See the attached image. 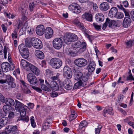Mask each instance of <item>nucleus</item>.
<instances>
[{
  "label": "nucleus",
  "instance_id": "44",
  "mask_svg": "<svg viewBox=\"0 0 134 134\" xmlns=\"http://www.w3.org/2000/svg\"><path fill=\"white\" fill-rule=\"evenodd\" d=\"M124 15L123 13L121 12H118L117 14L116 15L115 17L117 18L121 19L124 17Z\"/></svg>",
  "mask_w": 134,
  "mask_h": 134
},
{
  "label": "nucleus",
  "instance_id": "12",
  "mask_svg": "<svg viewBox=\"0 0 134 134\" xmlns=\"http://www.w3.org/2000/svg\"><path fill=\"white\" fill-rule=\"evenodd\" d=\"M131 23V20L130 18L125 17L124 19L122 26L124 28H126L129 27Z\"/></svg>",
  "mask_w": 134,
  "mask_h": 134
},
{
  "label": "nucleus",
  "instance_id": "14",
  "mask_svg": "<svg viewBox=\"0 0 134 134\" xmlns=\"http://www.w3.org/2000/svg\"><path fill=\"white\" fill-rule=\"evenodd\" d=\"M96 64L94 62H91L87 66V69L88 70V73H91L95 69Z\"/></svg>",
  "mask_w": 134,
  "mask_h": 134
},
{
  "label": "nucleus",
  "instance_id": "48",
  "mask_svg": "<svg viewBox=\"0 0 134 134\" xmlns=\"http://www.w3.org/2000/svg\"><path fill=\"white\" fill-rule=\"evenodd\" d=\"M45 73L47 75H52L53 72L49 69H47L45 70Z\"/></svg>",
  "mask_w": 134,
  "mask_h": 134
},
{
  "label": "nucleus",
  "instance_id": "59",
  "mask_svg": "<svg viewBox=\"0 0 134 134\" xmlns=\"http://www.w3.org/2000/svg\"><path fill=\"white\" fill-rule=\"evenodd\" d=\"M107 110L108 113L110 115H113L114 114V113L112 112L113 110L112 108L111 107H110Z\"/></svg>",
  "mask_w": 134,
  "mask_h": 134
},
{
  "label": "nucleus",
  "instance_id": "33",
  "mask_svg": "<svg viewBox=\"0 0 134 134\" xmlns=\"http://www.w3.org/2000/svg\"><path fill=\"white\" fill-rule=\"evenodd\" d=\"M83 42H81L80 41H78L72 44V47L75 48H77L81 47L82 45V44Z\"/></svg>",
  "mask_w": 134,
  "mask_h": 134
},
{
  "label": "nucleus",
  "instance_id": "23",
  "mask_svg": "<svg viewBox=\"0 0 134 134\" xmlns=\"http://www.w3.org/2000/svg\"><path fill=\"white\" fill-rule=\"evenodd\" d=\"M50 85L51 87L55 91H57L59 89L58 85L56 81H51Z\"/></svg>",
  "mask_w": 134,
  "mask_h": 134
},
{
  "label": "nucleus",
  "instance_id": "21",
  "mask_svg": "<svg viewBox=\"0 0 134 134\" xmlns=\"http://www.w3.org/2000/svg\"><path fill=\"white\" fill-rule=\"evenodd\" d=\"M35 54L37 57L39 59H42L44 58V53L40 51H35Z\"/></svg>",
  "mask_w": 134,
  "mask_h": 134
},
{
  "label": "nucleus",
  "instance_id": "64",
  "mask_svg": "<svg viewBox=\"0 0 134 134\" xmlns=\"http://www.w3.org/2000/svg\"><path fill=\"white\" fill-rule=\"evenodd\" d=\"M8 1L7 0H1L0 3H1V4L4 5L5 4L8 3Z\"/></svg>",
  "mask_w": 134,
  "mask_h": 134
},
{
  "label": "nucleus",
  "instance_id": "7",
  "mask_svg": "<svg viewBox=\"0 0 134 134\" xmlns=\"http://www.w3.org/2000/svg\"><path fill=\"white\" fill-rule=\"evenodd\" d=\"M74 63L77 66L82 68L85 66L87 65V61L84 58H81L75 59L74 61Z\"/></svg>",
  "mask_w": 134,
  "mask_h": 134
},
{
  "label": "nucleus",
  "instance_id": "32",
  "mask_svg": "<svg viewBox=\"0 0 134 134\" xmlns=\"http://www.w3.org/2000/svg\"><path fill=\"white\" fill-rule=\"evenodd\" d=\"M83 85L82 82L81 80H80L78 82L76 83L74 85L73 89L75 90L79 88L80 87L82 86Z\"/></svg>",
  "mask_w": 134,
  "mask_h": 134
},
{
  "label": "nucleus",
  "instance_id": "6",
  "mask_svg": "<svg viewBox=\"0 0 134 134\" xmlns=\"http://www.w3.org/2000/svg\"><path fill=\"white\" fill-rule=\"evenodd\" d=\"M31 44L35 48L41 49L43 47L42 42L39 39L36 38H31Z\"/></svg>",
  "mask_w": 134,
  "mask_h": 134
},
{
  "label": "nucleus",
  "instance_id": "63",
  "mask_svg": "<svg viewBox=\"0 0 134 134\" xmlns=\"http://www.w3.org/2000/svg\"><path fill=\"white\" fill-rule=\"evenodd\" d=\"M31 38L30 39V38H26L25 40V43L26 44V43H30L31 44Z\"/></svg>",
  "mask_w": 134,
  "mask_h": 134
},
{
  "label": "nucleus",
  "instance_id": "57",
  "mask_svg": "<svg viewBox=\"0 0 134 134\" xmlns=\"http://www.w3.org/2000/svg\"><path fill=\"white\" fill-rule=\"evenodd\" d=\"M80 23L79 20L78 19V18H76L72 21V23L77 26Z\"/></svg>",
  "mask_w": 134,
  "mask_h": 134
},
{
  "label": "nucleus",
  "instance_id": "47",
  "mask_svg": "<svg viewBox=\"0 0 134 134\" xmlns=\"http://www.w3.org/2000/svg\"><path fill=\"white\" fill-rule=\"evenodd\" d=\"M59 73H57L56 76L51 77V79L53 81L57 80L59 79Z\"/></svg>",
  "mask_w": 134,
  "mask_h": 134
},
{
  "label": "nucleus",
  "instance_id": "51",
  "mask_svg": "<svg viewBox=\"0 0 134 134\" xmlns=\"http://www.w3.org/2000/svg\"><path fill=\"white\" fill-rule=\"evenodd\" d=\"M9 106L7 105H4L3 107V110L4 112L6 113L8 111H9Z\"/></svg>",
  "mask_w": 134,
  "mask_h": 134
},
{
  "label": "nucleus",
  "instance_id": "34",
  "mask_svg": "<svg viewBox=\"0 0 134 134\" xmlns=\"http://www.w3.org/2000/svg\"><path fill=\"white\" fill-rule=\"evenodd\" d=\"M20 53L21 55L24 58L26 59L29 56V52L28 49L21 52Z\"/></svg>",
  "mask_w": 134,
  "mask_h": 134
},
{
  "label": "nucleus",
  "instance_id": "2",
  "mask_svg": "<svg viewBox=\"0 0 134 134\" xmlns=\"http://www.w3.org/2000/svg\"><path fill=\"white\" fill-rule=\"evenodd\" d=\"M50 64L52 67L54 69H58L62 66V61L58 58H54L51 59L49 62Z\"/></svg>",
  "mask_w": 134,
  "mask_h": 134
},
{
  "label": "nucleus",
  "instance_id": "25",
  "mask_svg": "<svg viewBox=\"0 0 134 134\" xmlns=\"http://www.w3.org/2000/svg\"><path fill=\"white\" fill-rule=\"evenodd\" d=\"M106 23L108 25L109 27H110L116 25V22L114 20H110L109 18H107L106 19Z\"/></svg>",
  "mask_w": 134,
  "mask_h": 134
},
{
  "label": "nucleus",
  "instance_id": "39",
  "mask_svg": "<svg viewBox=\"0 0 134 134\" xmlns=\"http://www.w3.org/2000/svg\"><path fill=\"white\" fill-rule=\"evenodd\" d=\"M90 74L88 72V73L83 76H82V80L84 82H85L87 81L89 78V76L90 75Z\"/></svg>",
  "mask_w": 134,
  "mask_h": 134
},
{
  "label": "nucleus",
  "instance_id": "31",
  "mask_svg": "<svg viewBox=\"0 0 134 134\" xmlns=\"http://www.w3.org/2000/svg\"><path fill=\"white\" fill-rule=\"evenodd\" d=\"M86 44L85 42H83L81 46V48L77 51V52L81 53L85 51L86 48Z\"/></svg>",
  "mask_w": 134,
  "mask_h": 134
},
{
  "label": "nucleus",
  "instance_id": "5",
  "mask_svg": "<svg viewBox=\"0 0 134 134\" xmlns=\"http://www.w3.org/2000/svg\"><path fill=\"white\" fill-rule=\"evenodd\" d=\"M64 40L63 38H56L53 41L54 47L57 49H60L62 47Z\"/></svg>",
  "mask_w": 134,
  "mask_h": 134
},
{
  "label": "nucleus",
  "instance_id": "38",
  "mask_svg": "<svg viewBox=\"0 0 134 134\" xmlns=\"http://www.w3.org/2000/svg\"><path fill=\"white\" fill-rule=\"evenodd\" d=\"M48 123L45 121L43 124L42 128L43 130H46L47 129H48L50 127V126L48 125Z\"/></svg>",
  "mask_w": 134,
  "mask_h": 134
},
{
  "label": "nucleus",
  "instance_id": "1",
  "mask_svg": "<svg viewBox=\"0 0 134 134\" xmlns=\"http://www.w3.org/2000/svg\"><path fill=\"white\" fill-rule=\"evenodd\" d=\"M15 108L16 110L19 111L20 114L23 115H26V111L28 107L27 106L24 105L18 101L15 100Z\"/></svg>",
  "mask_w": 134,
  "mask_h": 134
},
{
  "label": "nucleus",
  "instance_id": "3",
  "mask_svg": "<svg viewBox=\"0 0 134 134\" xmlns=\"http://www.w3.org/2000/svg\"><path fill=\"white\" fill-rule=\"evenodd\" d=\"M63 38L65 43L69 44L72 41H76L78 37L76 35L70 33L66 35L65 36H64Z\"/></svg>",
  "mask_w": 134,
  "mask_h": 134
},
{
  "label": "nucleus",
  "instance_id": "40",
  "mask_svg": "<svg viewBox=\"0 0 134 134\" xmlns=\"http://www.w3.org/2000/svg\"><path fill=\"white\" fill-rule=\"evenodd\" d=\"M87 123L86 121L84 120L81 121L79 125V129H81L83 127H85Z\"/></svg>",
  "mask_w": 134,
  "mask_h": 134
},
{
  "label": "nucleus",
  "instance_id": "26",
  "mask_svg": "<svg viewBox=\"0 0 134 134\" xmlns=\"http://www.w3.org/2000/svg\"><path fill=\"white\" fill-rule=\"evenodd\" d=\"M8 121V119L7 117H3L0 119V127L5 126Z\"/></svg>",
  "mask_w": 134,
  "mask_h": 134
},
{
  "label": "nucleus",
  "instance_id": "29",
  "mask_svg": "<svg viewBox=\"0 0 134 134\" xmlns=\"http://www.w3.org/2000/svg\"><path fill=\"white\" fill-rule=\"evenodd\" d=\"M83 18H85L86 20L90 21H92V16L91 14L87 13H85L82 16Z\"/></svg>",
  "mask_w": 134,
  "mask_h": 134
},
{
  "label": "nucleus",
  "instance_id": "50",
  "mask_svg": "<svg viewBox=\"0 0 134 134\" xmlns=\"http://www.w3.org/2000/svg\"><path fill=\"white\" fill-rule=\"evenodd\" d=\"M9 49L8 47L5 46L4 47V58L5 59L7 58V54L8 51Z\"/></svg>",
  "mask_w": 134,
  "mask_h": 134
},
{
  "label": "nucleus",
  "instance_id": "56",
  "mask_svg": "<svg viewBox=\"0 0 134 134\" xmlns=\"http://www.w3.org/2000/svg\"><path fill=\"white\" fill-rule=\"evenodd\" d=\"M93 26L97 30H99L100 29L101 26L98 25L96 23H94L93 24Z\"/></svg>",
  "mask_w": 134,
  "mask_h": 134
},
{
  "label": "nucleus",
  "instance_id": "53",
  "mask_svg": "<svg viewBox=\"0 0 134 134\" xmlns=\"http://www.w3.org/2000/svg\"><path fill=\"white\" fill-rule=\"evenodd\" d=\"M32 88L34 90H35L36 91L40 93H41L42 92V90L40 89V88L32 86Z\"/></svg>",
  "mask_w": 134,
  "mask_h": 134
},
{
  "label": "nucleus",
  "instance_id": "9",
  "mask_svg": "<svg viewBox=\"0 0 134 134\" xmlns=\"http://www.w3.org/2000/svg\"><path fill=\"white\" fill-rule=\"evenodd\" d=\"M27 78L30 83L35 85L37 84L38 80L35 75L32 73H29L27 74Z\"/></svg>",
  "mask_w": 134,
  "mask_h": 134
},
{
  "label": "nucleus",
  "instance_id": "61",
  "mask_svg": "<svg viewBox=\"0 0 134 134\" xmlns=\"http://www.w3.org/2000/svg\"><path fill=\"white\" fill-rule=\"evenodd\" d=\"M126 79L127 80H134V78L132 76V74H130L127 77Z\"/></svg>",
  "mask_w": 134,
  "mask_h": 134
},
{
  "label": "nucleus",
  "instance_id": "36",
  "mask_svg": "<svg viewBox=\"0 0 134 134\" xmlns=\"http://www.w3.org/2000/svg\"><path fill=\"white\" fill-rule=\"evenodd\" d=\"M26 115H23L22 114H20V116L19 117L18 120H22L26 122H27L29 120V118L28 117H25Z\"/></svg>",
  "mask_w": 134,
  "mask_h": 134
},
{
  "label": "nucleus",
  "instance_id": "37",
  "mask_svg": "<svg viewBox=\"0 0 134 134\" xmlns=\"http://www.w3.org/2000/svg\"><path fill=\"white\" fill-rule=\"evenodd\" d=\"M41 86L42 90L48 92H50L51 91L50 89L45 85L41 84Z\"/></svg>",
  "mask_w": 134,
  "mask_h": 134
},
{
  "label": "nucleus",
  "instance_id": "62",
  "mask_svg": "<svg viewBox=\"0 0 134 134\" xmlns=\"http://www.w3.org/2000/svg\"><path fill=\"white\" fill-rule=\"evenodd\" d=\"M1 27L3 32H5L6 30L7 29V27L4 24H2V25Z\"/></svg>",
  "mask_w": 134,
  "mask_h": 134
},
{
  "label": "nucleus",
  "instance_id": "54",
  "mask_svg": "<svg viewBox=\"0 0 134 134\" xmlns=\"http://www.w3.org/2000/svg\"><path fill=\"white\" fill-rule=\"evenodd\" d=\"M52 120V119L51 118L50 116H48L46 119L44 121L48 123V124H51V121Z\"/></svg>",
  "mask_w": 134,
  "mask_h": 134
},
{
  "label": "nucleus",
  "instance_id": "28",
  "mask_svg": "<svg viewBox=\"0 0 134 134\" xmlns=\"http://www.w3.org/2000/svg\"><path fill=\"white\" fill-rule=\"evenodd\" d=\"M5 103L8 106H14L15 104L14 100L10 98H7L6 99Z\"/></svg>",
  "mask_w": 134,
  "mask_h": 134
},
{
  "label": "nucleus",
  "instance_id": "16",
  "mask_svg": "<svg viewBox=\"0 0 134 134\" xmlns=\"http://www.w3.org/2000/svg\"><path fill=\"white\" fill-rule=\"evenodd\" d=\"M29 69H30L31 71L33 73L37 75H38L40 74V70L39 69L34 65L30 63L29 66Z\"/></svg>",
  "mask_w": 134,
  "mask_h": 134
},
{
  "label": "nucleus",
  "instance_id": "55",
  "mask_svg": "<svg viewBox=\"0 0 134 134\" xmlns=\"http://www.w3.org/2000/svg\"><path fill=\"white\" fill-rule=\"evenodd\" d=\"M132 41L131 40H129L126 42V45L127 48H129L131 47L132 44H133Z\"/></svg>",
  "mask_w": 134,
  "mask_h": 134
},
{
  "label": "nucleus",
  "instance_id": "60",
  "mask_svg": "<svg viewBox=\"0 0 134 134\" xmlns=\"http://www.w3.org/2000/svg\"><path fill=\"white\" fill-rule=\"evenodd\" d=\"M124 97V96L122 95H120L118 97V99L117 102H120L121 101L123 98Z\"/></svg>",
  "mask_w": 134,
  "mask_h": 134
},
{
  "label": "nucleus",
  "instance_id": "27",
  "mask_svg": "<svg viewBox=\"0 0 134 134\" xmlns=\"http://www.w3.org/2000/svg\"><path fill=\"white\" fill-rule=\"evenodd\" d=\"M82 31L83 32L85 36L89 39V40L91 41V40L90 38V36L88 35L90 32L88 31L86 28L83 26L81 28H80Z\"/></svg>",
  "mask_w": 134,
  "mask_h": 134
},
{
  "label": "nucleus",
  "instance_id": "19",
  "mask_svg": "<svg viewBox=\"0 0 134 134\" xmlns=\"http://www.w3.org/2000/svg\"><path fill=\"white\" fill-rule=\"evenodd\" d=\"M109 8L108 3L106 2L102 3L99 5L100 10L102 11H105L107 10Z\"/></svg>",
  "mask_w": 134,
  "mask_h": 134
},
{
  "label": "nucleus",
  "instance_id": "30",
  "mask_svg": "<svg viewBox=\"0 0 134 134\" xmlns=\"http://www.w3.org/2000/svg\"><path fill=\"white\" fill-rule=\"evenodd\" d=\"M18 48L20 53L28 49L26 46L24 44H20L18 46Z\"/></svg>",
  "mask_w": 134,
  "mask_h": 134
},
{
  "label": "nucleus",
  "instance_id": "10",
  "mask_svg": "<svg viewBox=\"0 0 134 134\" xmlns=\"http://www.w3.org/2000/svg\"><path fill=\"white\" fill-rule=\"evenodd\" d=\"M68 8L70 11H72L74 13L78 14L81 12L80 7L75 3L71 4L69 6Z\"/></svg>",
  "mask_w": 134,
  "mask_h": 134
},
{
  "label": "nucleus",
  "instance_id": "8",
  "mask_svg": "<svg viewBox=\"0 0 134 134\" xmlns=\"http://www.w3.org/2000/svg\"><path fill=\"white\" fill-rule=\"evenodd\" d=\"M63 75L67 79L71 78L72 76V73L70 68L68 66H64L63 70Z\"/></svg>",
  "mask_w": 134,
  "mask_h": 134
},
{
  "label": "nucleus",
  "instance_id": "13",
  "mask_svg": "<svg viewBox=\"0 0 134 134\" xmlns=\"http://www.w3.org/2000/svg\"><path fill=\"white\" fill-rule=\"evenodd\" d=\"M36 33L38 35L40 36L42 35L45 31L44 26L42 25H38L36 28Z\"/></svg>",
  "mask_w": 134,
  "mask_h": 134
},
{
  "label": "nucleus",
  "instance_id": "46",
  "mask_svg": "<svg viewBox=\"0 0 134 134\" xmlns=\"http://www.w3.org/2000/svg\"><path fill=\"white\" fill-rule=\"evenodd\" d=\"M23 93L26 94H30L31 93V91L27 88H23L22 89Z\"/></svg>",
  "mask_w": 134,
  "mask_h": 134
},
{
  "label": "nucleus",
  "instance_id": "18",
  "mask_svg": "<svg viewBox=\"0 0 134 134\" xmlns=\"http://www.w3.org/2000/svg\"><path fill=\"white\" fill-rule=\"evenodd\" d=\"M117 8L115 7L112 8L109 13V15L111 17H115L118 13Z\"/></svg>",
  "mask_w": 134,
  "mask_h": 134
},
{
  "label": "nucleus",
  "instance_id": "4",
  "mask_svg": "<svg viewBox=\"0 0 134 134\" xmlns=\"http://www.w3.org/2000/svg\"><path fill=\"white\" fill-rule=\"evenodd\" d=\"M1 67L3 71L7 72L10 70H13L15 68V65L12 63L10 64L8 62H4L1 64Z\"/></svg>",
  "mask_w": 134,
  "mask_h": 134
},
{
  "label": "nucleus",
  "instance_id": "20",
  "mask_svg": "<svg viewBox=\"0 0 134 134\" xmlns=\"http://www.w3.org/2000/svg\"><path fill=\"white\" fill-rule=\"evenodd\" d=\"M63 85L65 89L68 90H71L72 87V83L68 82V80H65L63 82Z\"/></svg>",
  "mask_w": 134,
  "mask_h": 134
},
{
  "label": "nucleus",
  "instance_id": "43",
  "mask_svg": "<svg viewBox=\"0 0 134 134\" xmlns=\"http://www.w3.org/2000/svg\"><path fill=\"white\" fill-rule=\"evenodd\" d=\"M14 113L11 111H10L8 114V115L7 118L8 120L12 119L14 118Z\"/></svg>",
  "mask_w": 134,
  "mask_h": 134
},
{
  "label": "nucleus",
  "instance_id": "11",
  "mask_svg": "<svg viewBox=\"0 0 134 134\" xmlns=\"http://www.w3.org/2000/svg\"><path fill=\"white\" fill-rule=\"evenodd\" d=\"M53 31L52 28L50 27H47L45 31V36L47 39L51 38L52 36Z\"/></svg>",
  "mask_w": 134,
  "mask_h": 134
},
{
  "label": "nucleus",
  "instance_id": "58",
  "mask_svg": "<svg viewBox=\"0 0 134 134\" xmlns=\"http://www.w3.org/2000/svg\"><path fill=\"white\" fill-rule=\"evenodd\" d=\"M58 95V93L55 91H52L51 93V96L53 97H55L57 96Z\"/></svg>",
  "mask_w": 134,
  "mask_h": 134
},
{
  "label": "nucleus",
  "instance_id": "52",
  "mask_svg": "<svg viewBox=\"0 0 134 134\" xmlns=\"http://www.w3.org/2000/svg\"><path fill=\"white\" fill-rule=\"evenodd\" d=\"M6 101L5 98L2 94L0 93V101L2 103H5Z\"/></svg>",
  "mask_w": 134,
  "mask_h": 134
},
{
  "label": "nucleus",
  "instance_id": "22",
  "mask_svg": "<svg viewBox=\"0 0 134 134\" xmlns=\"http://www.w3.org/2000/svg\"><path fill=\"white\" fill-rule=\"evenodd\" d=\"M104 15L101 13H97L96 15L95 19L96 21L98 22H102L104 20Z\"/></svg>",
  "mask_w": 134,
  "mask_h": 134
},
{
  "label": "nucleus",
  "instance_id": "35",
  "mask_svg": "<svg viewBox=\"0 0 134 134\" xmlns=\"http://www.w3.org/2000/svg\"><path fill=\"white\" fill-rule=\"evenodd\" d=\"M17 128L16 126L9 125L6 127V129L7 131H10V132L15 130Z\"/></svg>",
  "mask_w": 134,
  "mask_h": 134
},
{
  "label": "nucleus",
  "instance_id": "17",
  "mask_svg": "<svg viewBox=\"0 0 134 134\" xmlns=\"http://www.w3.org/2000/svg\"><path fill=\"white\" fill-rule=\"evenodd\" d=\"M5 75L6 76L5 79H2V80H0L1 84H3L4 83H5L6 82H7V83H8L9 82L14 81V78L10 75Z\"/></svg>",
  "mask_w": 134,
  "mask_h": 134
},
{
  "label": "nucleus",
  "instance_id": "24",
  "mask_svg": "<svg viewBox=\"0 0 134 134\" xmlns=\"http://www.w3.org/2000/svg\"><path fill=\"white\" fill-rule=\"evenodd\" d=\"M30 63L24 60L21 59L20 62V64L26 70H29V66Z\"/></svg>",
  "mask_w": 134,
  "mask_h": 134
},
{
  "label": "nucleus",
  "instance_id": "41",
  "mask_svg": "<svg viewBox=\"0 0 134 134\" xmlns=\"http://www.w3.org/2000/svg\"><path fill=\"white\" fill-rule=\"evenodd\" d=\"M7 83L8 85V87L11 88H14L16 86L15 83L13 81L9 82Z\"/></svg>",
  "mask_w": 134,
  "mask_h": 134
},
{
  "label": "nucleus",
  "instance_id": "45",
  "mask_svg": "<svg viewBox=\"0 0 134 134\" xmlns=\"http://www.w3.org/2000/svg\"><path fill=\"white\" fill-rule=\"evenodd\" d=\"M35 4L32 2L30 3L29 7V9L31 12L33 11L35 7Z\"/></svg>",
  "mask_w": 134,
  "mask_h": 134
},
{
  "label": "nucleus",
  "instance_id": "15",
  "mask_svg": "<svg viewBox=\"0 0 134 134\" xmlns=\"http://www.w3.org/2000/svg\"><path fill=\"white\" fill-rule=\"evenodd\" d=\"M73 72H74V79L76 80H78L82 79L83 74L82 72L80 71H77L76 69H74L73 70Z\"/></svg>",
  "mask_w": 134,
  "mask_h": 134
},
{
  "label": "nucleus",
  "instance_id": "42",
  "mask_svg": "<svg viewBox=\"0 0 134 134\" xmlns=\"http://www.w3.org/2000/svg\"><path fill=\"white\" fill-rule=\"evenodd\" d=\"M77 116V114H71L69 116V120L70 121H72L75 119Z\"/></svg>",
  "mask_w": 134,
  "mask_h": 134
},
{
  "label": "nucleus",
  "instance_id": "49",
  "mask_svg": "<svg viewBox=\"0 0 134 134\" xmlns=\"http://www.w3.org/2000/svg\"><path fill=\"white\" fill-rule=\"evenodd\" d=\"M102 128V127L101 125H99L97 128H96L95 129L96 134H99Z\"/></svg>",
  "mask_w": 134,
  "mask_h": 134
}]
</instances>
